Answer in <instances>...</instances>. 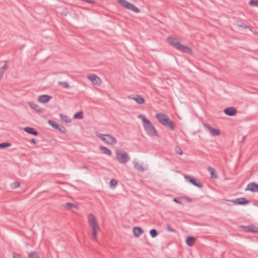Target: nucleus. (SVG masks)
Here are the masks:
<instances>
[{"mask_svg":"<svg viewBox=\"0 0 258 258\" xmlns=\"http://www.w3.org/2000/svg\"><path fill=\"white\" fill-rule=\"evenodd\" d=\"M232 202L237 205H245L249 203V201L245 198H239L231 201Z\"/></svg>","mask_w":258,"mask_h":258,"instance_id":"9b49d317","label":"nucleus"},{"mask_svg":"<svg viewBox=\"0 0 258 258\" xmlns=\"http://www.w3.org/2000/svg\"><path fill=\"white\" fill-rule=\"evenodd\" d=\"M149 233L151 236L153 238L156 237L158 234L157 231L155 229H152L150 230Z\"/></svg>","mask_w":258,"mask_h":258,"instance_id":"2f4dec72","label":"nucleus"},{"mask_svg":"<svg viewBox=\"0 0 258 258\" xmlns=\"http://www.w3.org/2000/svg\"><path fill=\"white\" fill-rule=\"evenodd\" d=\"M130 10L135 12L136 13H139L140 12V10L139 8L131 3H130Z\"/></svg>","mask_w":258,"mask_h":258,"instance_id":"7c9ffc66","label":"nucleus"},{"mask_svg":"<svg viewBox=\"0 0 258 258\" xmlns=\"http://www.w3.org/2000/svg\"><path fill=\"white\" fill-rule=\"evenodd\" d=\"M167 41L172 47L178 50L188 54H191L192 53V50L191 48L186 45L182 44L176 38L172 37H168L167 38Z\"/></svg>","mask_w":258,"mask_h":258,"instance_id":"f257e3e1","label":"nucleus"},{"mask_svg":"<svg viewBox=\"0 0 258 258\" xmlns=\"http://www.w3.org/2000/svg\"><path fill=\"white\" fill-rule=\"evenodd\" d=\"M204 126L205 129L208 131L211 134L214 136H219L220 134V132L218 129L213 128L209 124L204 123Z\"/></svg>","mask_w":258,"mask_h":258,"instance_id":"6e6552de","label":"nucleus"},{"mask_svg":"<svg viewBox=\"0 0 258 258\" xmlns=\"http://www.w3.org/2000/svg\"><path fill=\"white\" fill-rule=\"evenodd\" d=\"M58 84L64 88H69V85L67 82H58Z\"/></svg>","mask_w":258,"mask_h":258,"instance_id":"c9c22d12","label":"nucleus"},{"mask_svg":"<svg viewBox=\"0 0 258 258\" xmlns=\"http://www.w3.org/2000/svg\"><path fill=\"white\" fill-rule=\"evenodd\" d=\"M196 241V238L193 236H188L186 239V243L189 246H192Z\"/></svg>","mask_w":258,"mask_h":258,"instance_id":"412c9836","label":"nucleus"},{"mask_svg":"<svg viewBox=\"0 0 258 258\" xmlns=\"http://www.w3.org/2000/svg\"><path fill=\"white\" fill-rule=\"evenodd\" d=\"M245 190H249L252 192H258V184L253 182H251L247 185Z\"/></svg>","mask_w":258,"mask_h":258,"instance_id":"f8f14e48","label":"nucleus"},{"mask_svg":"<svg viewBox=\"0 0 258 258\" xmlns=\"http://www.w3.org/2000/svg\"><path fill=\"white\" fill-rule=\"evenodd\" d=\"M116 159L119 162L121 163H125L128 160V155L126 153H121L119 151L116 152Z\"/></svg>","mask_w":258,"mask_h":258,"instance_id":"423d86ee","label":"nucleus"},{"mask_svg":"<svg viewBox=\"0 0 258 258\" xmlns=\"http://www.w3.org/2000/svg\"><path fill=\"white\" fill-rule=\"evenodd\" d=\"M103 136V139L102 140L106 142L107 144L109 145H115L116 143V140L113 137L109 135H101Z\"/></svg>","mask_w":258,"mask_h":258,"instance_id":"1a4fd4ad","label":"nucleus"},{"mask_svg":"<svg viewBox=\"0 0 258 258\" xmlns=\"http://www.w3.org/2000/svg\"><path fill=\"white\" fill-rule=\"evenodd\" d=\"M24 131L28 134L37 136L38 135V132L33 127H25Z\"/></svg>","mask_w":258,"mask_h":258,"instance_id":"a211bd4d","label":"nucleus"},{"mask_svg":"<svg viewBox=\"0 0 258 258\" xmlns=\"http://www.w3.org/2000/svg\"><path fill=\"white\" fill-rule=\"evenodd\" d=\"M29 258H40L38 253L36 251H32L29 253Z\"/></svg>","mask_w":258,"mask_h":258,"instance_id":"c756f323","label":"nucleus"},{"mask_svg":"<svg viewBox=\"0 0 258 258\" xmlns=\"http://www.w3.org/2000/svg\"><path fill=\"white\" fill-rule=\"evenodd\" d=\"M133 232L136 237H139L144 232V230L140 227H135Z\"/></svg>","mask_w":258,"mask_h":258,"instance_id":"6ab92c4d","label":"nucleus"},{"mask_svg":"<svg viewBox=\"0 0 258 258\" xmlns=\"http://www.w3.org/2000/svg\"><path fill=\"white\" fill-rule=\"evenodd\" d=\"M184 198L185 199L186 201L187 202L190 203V202H192V200L190 198H188V197H185Z\"/></svg>","mask_w":258,"mask_h":258,"instance_id":"a18cd8bd","label":"nucleus"},{"mask_svg":"<svg viewBox=\"0 0 258 258\" xmlns=\"http://www.w3.org/2000/svg\"><path fill=\"white\" fill-rule=\"evenodd\" d=\"M88 78L94 84L98 85L101 82L100 78L94 74L89 75Z\"/></svg>","mask_w":258,"mask_h":258,"instance_id":"f3484780","label":"nucleus"},{"mask_svg":"<svg viewBox=\"0 0 258 258\" xmlns=\"http://www.w3.org/2000/svg\"><path fill=\"white\" fill-rule=\"evenodd\" d=\"M69 13V11L67 9L64 8L61 12L60 14L63 16H66Z\"/></svg>","mask_w":258,"mask_h":258,"instance_id":"ea45409f","label":"nucleus"},{"mask_svg":"<svg viewBox=\"0 0 258 258\" xmlns=\"http://www.w3.org/2000/svg\"><path fill=\"white\" fill-rule=\"evenodd\" d=\"M175 150V152L177 154H178L180 155H182L183 154V152L179 147H176Z\"/></svg>","mask_w":258,"mask_h":258,"instance_id":"a19ab883","label":"nucleus"},{"mask_svg":"<svg viewBox=\"0 0 258 258\" xmlns=\"http://www.w3.org/2000/svg\"><path fill=\"white\" fill-rule=\"evenodd\" d=\"M81 168H83V169H88V167L86 165H83V166H82Z\"/></svg>","mask_w":258,"mask_h":258,"instance_id":"49530a36","label":"nucleus"},{"mask_svg":"<svg viewBox=\"0 0 258 258\" xmlns=\"http://www.w3.org/2000/svg\"><path fill=\"white\" fill-rule=\"evenodd\" d=\"M135 168L140 172H143L145 171V168L143 166V164L139 163L138 161H134Z\"/></svg>","mask_w":258,"mask_h":258,"instance_id":"aec40b11","label":"nucleus"},{"mask_svg":"<svg viewBox=\"0 0 258 258\" xmlns=\"http://www.w3.org/2000/svg\"><path fill=\"white\" fill-rule=\"evenodd\" d=\"M130 99L134 100L139 104H143L145 103L144 98L139 95H130Z\"/></svg>","mask_w":258,"mask_h":258,"instance_id":"9d476101","label":"nucleus"},{"mask_svg":"<svg viewBox=\"0 0 258 258\" xmlns=\"http://www.w3.org/2000/svg\"><path fill=\"white\" fill-rule=\"evenodd\" d=\"M11 144L9 142H4L0 144V149H5L10 147Z\"/></svg>","mask_w":258,"mask_h":258,"instance_id":"72a5a7b5","label":"nucleus"},{"mask_svg":"<svg viewBox=\"0 0 258 258\" xmlns=\"http://www.w3.org/2000/svg\"><path fill=\"white\" fill-rule=\"evenodd\" d=\"M207 169H208V171L210 173V174L211 175V177H214L215 178L218 177L217 174H216L215 173L216 170L214 168H213L211 166H209L208 167Z\"/></svg>","mask_w":258,"mask_h":258,"instance_id":"b1692460","label":"nucleus"},{"mask_svg":"<svg viewBox=\"0 0 258 258\" xmlns=\"http://www.w3.org/2000/svg\"><path fill=\"white\" fill-rule=\"evenodd\" d=\"M248 4L250 6L258 7V0H250Z\"/></svg>","mask_w":258,"mask_h":258,"instance_id":"f704fd0d","label":"nucleus"},{"mask_svg":"<svg viewBox=\"0 0 258 258\" xmlns=\"http://www.w3.org/2000/svg\"><path fill=\"white\" fill-rule=\"evenodd\" d=\"M165 230L171 232H175V230L173 228H172L169 225L167 224L166 226V227L165 228Z\"/></svg>","mask_w":258,"mask_h":258,"instance_id":"4c0bfd02","label":"nucleus"},{"mask_svg":"<svg viewBox=\"0 0 258 258\" xmlns=\"http://www.w3.org/2000/svg\"><path fill=\"white\" fill-rule=\"evenodd\" d=\"M83 118V112L82 111L76 113L74 115V119H82Z\"/></svg>","mask_w":258,"mask_h":258,"instance_id":"cd10ccee","label":"nucleus"},{"mask_svg":"<svg viewBox=\"0 0 258 258\" xmlns=\"http://www.w3.org/2000/svg\"><path fill=\"white\" fill-rule=\"evenodd\" d=\"M30 142L31 144H33L34 145H36V141H35V140L34 139H31L30 141Z\"/></svg>","mask_w":258,"mask_h":258,"instance_id":"c03bdc74","label":"nucleus"},{"mask_svg":"<svg viewBox=\"0 0 258 258\" xmlns=\"http://www.w3.org/2000/svg\"><path fill=\"white\" fill-rule=\"evenodd\" d=\"M146 122L143 124V127L146 133L150 136L158 137V134L154 125L150 120L146 121Z\"/></svg>","mask_w":258,"mask_h":258,"instance_id":"20e7f679","label":"nucleus"},{"mask_svg":"<svg viewBox=\"0 0 258 258\" xmlns=\"http://www.w3.org/2000/svg\"><path fill=\"white\" fill-rule=\"evenodd\" d=\"M118 3L122 7L129 9V2L126 0H116Z\"/></svg>","mask_w":258,"mask_h":258,"instance_id":"4be33fe9","label":"nucleus"},{"mask_svg":"<svg viewBox=\"0 0 258 258\" xmlns=\"http://www.w3.org/2000/svg\"><path fill=\"white\" fill-rule=\"evenodd\" d=\"M245 138H246V137H245V136H243V137L242 140V141H241V142H242L243 143H244L245 142Z\"/></svg>","mask_w":258,"mask_h":258,"instance_id":"de8ad7c7","label":"nucleus"},{"mask_svg":"<svg viewBox=\"0 0 258 258\" xmlns=\"http://www.w3.org/2000/svg\"><path fill=\"white\" fill-rule=\"evenodd\" d=\"M241 227L244 229L246 232H250L253 233L258 232V227L253 225H250L249 226H241Z\"/></svg>","mask_w":258,"mask_h":258,"instance_id":"ddd939ff","label":"nucleus"},{"mask_svg":"<svg viewBox=\"0 0 258 258\" xmlns=\"http://www.w3.org/2000/svg\"><path fill=\"white\" fill-rule=\"evenodd\" d=\"M224 113L228 116H234L237 113L236 108L233 107H227L224 110Z\"/></svg>","mask_w":258,"mask_h":258,"instance_id":"4468645a","label":"nucleus"},{"mask_svg":"<svg viewBox=\"0 0 258 258\" xmlns=\"http://www.w3.org/2000/svg\"><path fill=\"white\" fill-rule=\"evenodd\" d=\"M63 207L66 209L70 210L73 208H77V206L73 203H67L63 205Z\"/></svg>","mask_w":258,"mask_h":258,"instance_id":"bb28decb","label":"nucleus"},{"mask_svg":"<svg viewBox=\"0 0 258 258\" xmlns=\"http://www.w3.org/2000/svg\"><path fill=\"white\" fill-rule=\"evenodd\" d=\"M51 98V96L48 95H42L39 97L38 101L42 103H47Z\"/></svg>","mask_w":258,"mask_h":258,"instance_id":"dca6fc26","label":"nucleus"},{"mask_svg":"<svg viewBox=\"0 0 258 258\" xmlns=\"http://www.w3.org/2000/svg\"><path fill=\"white\" fill-rule=\"evenodd\" d=\"M88 224L92 229V239L97 240V232L99 230L98 221L95 216L92 213L89 214L88 217Z\"/></svg>","mask_w":258,"mask_h":258,"instance_id":"f03ea898","label":"nucleus"},{"mask_svg":"<svg viewBox=\"0 0 258 258\" xmlns=\"http://www.w3.org/2000/svg\"><path fill=\"white\" fill-rule=\"evenodd\" d=\"M5 62H6V64L4 66H3L2 68H0V79H1L2 78L4 72L8 68L7 63H8V61L6 60Z\"/></svg>","mask_w":258,"mask_h":258,"instance_id":"393cba45","label":"nucleus"},{"mask_svg":"<svg viewBox=\"0 0 258 258\" xmlns=\"http://www.w3.org/2000/svg\"><path fill=\"white\" fill-rule=\"evenodd\" d=\"M138 117L139 118L142 119L143 124L145 123V122H146V121H145L149 120L148 119H147L145 116H144L143 115H142V114L139 115Z\"/></svg>","mask_w":258,"mask_h":258,"instance_id":"58836bf2","label":"nucleus"},{"mask_svg":"<svg viewBox=\"0 0 258 258\" xmlns=\"http://www.w3.org/2000/svg\"><path fill=\"white\" fill-rule=\"evenodd\" d=\"M20 185V184L19 182H14L11 183V187L13 189H16L19 187Z\"/></svg>","mask_w":258,"mask_h":258,"instance_id":"e433bc0d","label":"nucleus"},{"mask_svg":"<svg viewBox=\"0 0 258 258\" xmlns=\"http://www.w3.org/2000/svg\"><path fill=\"white\" fill-rule=\"evenodd\" d=\"M173 201L174 202H175V203H176L177 204H181V201L178 198H174V199H173Z\"/></svg>","mask_w":258,"mask_h":258,"instance_id":"79ce46f5","label":"nucleus"},{"mask_svg":"<svg viewBox=\"0 0 258 258\" xmlns=\"http://www.w3.org/2000/svg\"><path fill=\"white\" fill-rule=\"evenodd\" d=\"M59 117L60 119L67 123H70L71 122V119L67 115H63V114H59Z\"/></svg>","mask_w":258,"mask_h":258,"instance_id":"a878e982","label":"nucleus"},{"mask_svg":"<svg viewBox=\"0 0 258 258\" xmlns=\"http://www.w3.org/2000/svg\"><path fill=\"white\" fill-rule=\"evenodd\" d=\"M101 135V134H100V135H99V136H98V137H99V138H100L102 140V139H103V137H103V136H102Z\"/></svg>","mask_w":258,"mask_h":258,"instance_id":"09e8293b","label":"nucleus"},{"mask_svg":"<svg viewBox=\"0 0 258 258\" xmlns=\"http://www.w3.org/2000/svg\"><path fill=\"white\" fill-rule=\"evenodd\" d=\"M48 123L53 128L56 129L62 133H65L67 132L66 128L63 126L58 124L52 120H49Z\"/></svg>","mask_w":258,"mask_h":258,"instance_id":"0eeeda50","label":"nucleus"},{"mask_svg":"<svg viewBox=\"0 0 258 258\" xmlns=\"http://www.w3.org/2000/svg\"><path fill=\"white\" fill-rule=\"evenodd\" d=\"M13 258H21V256L19 254H17L16 253H13Z\"/></svg>","mask_w":258,"mask_h":258,"instance_id":"37998d69","label":"nucleus"},{"mask_svg":"<svg viewBox=\"0 0 258 258\" xmlns=\"http://www.w3.org/2000/svg\"><path fill=\"white\" fill-rule=\"evenodd\" d=\"M236 24H237V26L239 27L243 28L244 29H249L251 31V29L248 26L245 25L244 23H242L240 21H237Z\"/></svg>","mask_w":258,"mask_h":258,"instance_id":"c85d7f7f","label":"nucleus"},{"mask_svg":"<svg viewBox=\"0 0 258 258\" xmlns=\"http://www.w3.org/2000/svg\"><path fill=\"white\" fill-rule=\"evenodd\" d=\"M109 184H110V187L111 188H114L117 184V181L114 179H112L110 181Z\"/></svg>","mask_w":258,"mask_h":258,"instance_id":"473e14b6","label":"nucleus"},{"mask_svg":"<svg viewBox=\"0 0 258 258\" xmlns=\"http://www.w3.org/2000/svg\"><path fill=\"white\" fill-rule=\"evenodd\" d=\"M28 104L31 108L39 113H42L44 111L42 108H40L39 106L34 102H29Z\"/></svg>","mask_w":258,"mask_h":258,"instance_id":"2eb2a0df","label":"nucleus"},{"mask_svg":"<svg viewBox=\"0 0 258 258\" xmlns=\"http://www.w3.org/2000/svg\"><path fill=\"white\" fill-rule=\"evenodd\" d=\"M100 150L101 151L102 153L104 154H106L107 155H111L112 152L108 148L104 146H100Z\"/></svg>","mask_w":258,"mask_h":258,"instance_id":"5701e85b","label":"nucleus"},{"mask_svg":"<svg viewBox=\"0 0 258 258\" xmlns=\"http://www.w3.org/2000/svg\"><path fill=\"white\" fill-rule=\"evenodd\" d=\"M155 116L158 121L163 125L168 127L172 131L175 130V126L167 115L163 113H157Z\"/></svg>","mask_w":258,"mask_h":258,"instance_id":"7ed1b4c3","label":"nucleus"},{"mask_svg":"<svg viewBox=\"0 0 258 258\" xmlns=\"http://www.w3.org/2000/svg\"><path fill=\"white\" fill-rule=\"evenodd\" d=\"M184 177L188 182L194 185L199 188L202 187L203 184L198 179L189 175H184Z\"/></svg>","mask_w":258,"mask_h":258,"instance_id":"39448f33","label":"nucleus"}]
</instances>
